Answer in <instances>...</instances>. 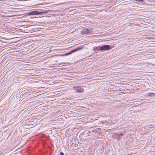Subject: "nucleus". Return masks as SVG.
<instances>
[{"label":"nucleus","mask_w":155,"mask_h":155,"mask_svg":"<svg viewBox=\"0 0 155 155\" xmlns=\"http://www.w3.org/2000/svg\"><path fill=\"white\" fill-rule=\"evenodd\" d=\"M147 95L149 97H152L155 95V93H149Z\"/></svg>","instance_id":"nucleus-6"},{"label":"nucleus","mask_w":155,"mask_h":155,"mask_svg":"<svg viewBox=\"0 0 155 155\" xmlns=\"http://www.w3.org/2000/svg\"><path fill=\"white\" fill-rule=\"evenodd\" d=\"M123 135V134L122 133H120V136H122Z\"/></svg>","instance_id":"nucleus-11"},{"label":"nucleus","mask_w":155,"mask_h":155,"mask_svg":"<svg viewBox=\"0 0 155 155\" xmlns=\"http://www.w3.org/2000/svg\"><path fill=\"white\" fill-rule=\"evenodd\" d=\"M46 13V12H39L37 10L33 11L28 13V15H42Z\"/></svg>","instance_id":"nucleus-1"},{"label":"nucleus","mask_w":155,"mask_h":155,"mask_svg":"<svg viewBox=\"0 0 155 155\" xmlns=\"http://www.w3.org/2000/svg\"><path fill=\"white\" fill-rule=\"evenodd\" d=\"M74 89L78 93H83L84 90L82 87L81 86H76L73 87Z\"/></svg>","instance_id":"nucleus-2"},{"label":"nucleus","mask_w":155,"mask_h":155,"mask_svg":"<svg viewBox=\"0 0 155 155\" xmlns=\"http://www.w3.org/2000/svg\"><path fill=\"white\" fill-rule=\"evenodd\" d=\"M124 155H125V154H124Z\"/></svg>","instance_id":"nucleus-12"},{"label":"nucleus","mask_w":155,"mask_h":155,"mask_svg":"<svg viewBox=\"0 0 155 155\" xmlns=\"http://www.w3.org/2000/svg\"><path fill=\"white\" fill-rule=\"evenodd\" d=\"M100 47H96L95 48V50H97L98 51H99L100 50Z\"/></svg>","instance_id":"nucleus-9"},{"label":"nucleus","mask_w":155,"mask_h":155,"mask_svg":"<svg viewBox=\"0 0 155 155\" xmlns=\"http://www.w3.org/2000/svg\"><path fill=\"white\" fill-rule=\"evenodd\" d=\"M77 51V50L76 48H74L72 50H71L68 53L69 54H70L73 52H75L76 51Z\"/></svg>","instance_id":"nucleus-5"},{"label":"nucleus","mask_w":155,"mask_h":155,"mask_svg":"<svg viewBox=\"0 0 155 155\" xmlns=\"http://www.w3.org/2000/svg\"><path fill=\"white\" fill-rule=\"evenodd\" d=\"M91 33V31L88 30V29H84L82 31H81V33L82 34H87L88 35L90 34Z\"/></svg>","instance_id":"nucleus-4"},{"label":"nucleus","mask_w":155,"mask_h":155,"mask_svg":"<svg viewBox=\"0 0 155 155\" xmlns=\"http://www.w3.org/2000/svg\"><path fill=\"white\" fill-rule=\"evenodd\" d=\"M60 155H64V153L62 152H61L60 153Z\"/></svg>","instance_id":"nucleus-10"},{"label":"nucleus","mask_w":155,"mask_h":155,"mask_svg":"<svg viewBox=\"0 0 155 155\" xmlns=\"http://www.w3.org/2000/svg\"><path fill=\"white\" fill-rule=\"evenodd\" d=\"M83 47L82 46H81L80 47H78L77 48H76L77 50V51H78L79 50L82 49H83Z\"/></svg>","instance_id":"nucleus-7"},{"label":"nucleus","mask_w":155,"mask_h":155,"mask_svg":"<svg viewBox=\"0 0 155 155\" xmlns=\"http://www.w3.org/2000/svg\"><path fill=\"white\" fill-rule=\"evenodd\" d=\"M110 48V47L109 45H104L103 46H100V50L101 51L108 50Z\"/></svg>","instance_id":"nucleus-3"},{"label":"nucleus","mask_w":155,"mask_h":155,"mask_svg":"<svg viewBox=\"0 0 155 155\" xmlns=\"http://www.w3.org/2000/svg\"><path fill=\"white\" fill-rule=\"evenodd\" d=\"M137 1L140 2L141 3H143L144 2V1L143 0H137Z\"/></svg>","instance_id":"nucleus-8"}]
</instances>
